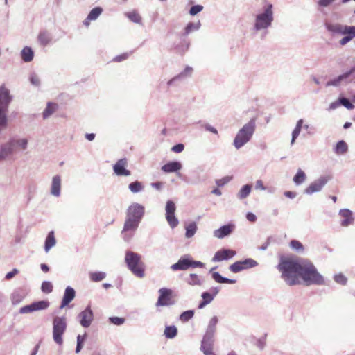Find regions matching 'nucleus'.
<instances>
[{
	"instance_id": "42",
	"label": "nucleus",
	"mask_w": 355,
	"mask_h": 355,
	"mask_svg": "<svg viewBox=\"0 0 355 355\" xmlns=\"http://www.w3.org/2000/svg\"><path fill=\"white\" fill-rule=\"evenodd\" d=\"M348 150L347 144L344 141H339L334 148V152L337 155H343Z\"/></svg>"
},
{
	"instance_id": "56",
	"label": "nucleus",
	"mask_w": 355,
	"mask_h": 355,
	"mask_svg": "<svg viewBox=\"0 0 355 355\" xmlns=\"http://www.w3.org/2000/svg\"><path fill=\"white\" fill-rule=\"evenodd\" d=\"M109 321L115 325L120 326L125 322V319L119 317H110Z\"/></svg>"
},
{
	"instance_id": "64",
	"label": "nucleus",
	"mask_w": 355,
	"mask_h": 355,
	"mask_svg": "<svg viewBox=\"0 0 355 355\" xmlns=\"http://www.w3.org/2000/svg\"><path fill=\"white\" fill-rule=\"evenodd\" d=\"M204 266H205V264L202 262L190 259V267L203 268Z\"/></svg>"
},
{
	"instance_id": "13",
	"label": "nucleus",
	"mask_w": 355,
	"mask_h": 355,
	"mask_svg": "<svg viewBox=\"0 0 355 355\" xmlns=\"http://www.w3.org/2000/svg\"><path fill=\"white\" fill-rule=\"evenodd\" d=\"M159 296L156 303L157 306H170L174 304V301L171 299L172 291L166 288H162L159 290Z\"/></svg>"
},
{
	"instance_id": "26",
	"label": "nucleus",
	"mask_w": 355,
	"mask_h": 355,
	"mask_svg": "<svg viewBox=\"0 0 355 355\" xmlns=\"http://www.w3.org/2000/svg\"><path fill=\"white\" fill-rule=\"evenodd\" d=\"M75 296H76L75 290L71 286H67L65 288L64 296H63L60 309H62L64 307H65L66 306H67L74 299Z\"/></svg>"
},
{
	"instance_id": "21",
	"label": "nucleus",
	"mask_w": 355,
	"mask_h": 355,
	"mask_svg": "<svg viewBox=\"0 0 355 355\" xmlns=\"http://www.w3.org/2000/svg\"><path fill=\"white\" fill-rule=\"evenodd\" d=\"M236 255V251L230 249H222L217 251L213 257V262H219L225 260H229Z\"/></svg>"
},
{
	"instance_id": "48",
	"label": "nucleus",
	"mask_w": 355,
	"mask_h": 355,
	"mask_svg": "<svg viewBox=\"0 0 355 355\" xmlns=\"http://www.w3.org/2000/svg\"><path fill=\"white\" fill-rule=\"evenodd\" d=\"M193 315L194 311L193 310H188L181 313L180 315V320L184 322H188L193 317Z\"/></svg>"
},
{
	"instance_id": "36",
	"label": "nucleus",
	"mask_w": 355,
	"mask_h": 355,
	"mask_svg": "<svg viewBox=\"0 0 355 355\" xmlns=\"http://www.w3.org/2000/svg\"><path fill=\"white\" fill-rule=\"evenodd\" d=\"M58 109V105L54 103L49 102L46 107L44 110L42 116L44 119L49 118Z\"/></svg>"
},
{
	"instance_id": "5",
	"label": "nucleus",
	"mask_w": 355,
	"mask_h": 355,
	"mask_svg": "<svg viewBox=\"0 0 355 355\" xmlns=\"http://www.w3.org/2000/svg\"><path fill=\"white\" fill-rule=\"evenodd\" d=\"M125 261L128 269L135 276L138 277L144 276V264L141 261V255L132 251H127Z\"/></svg>"
},
{
	"instance_id": "61",
	"label": "nucleus",
	"mask_w": 355,
	"mask_h": 355,
	"mask_svg": "<svg viewBox=\"0 0 355 355\" xmlns=\"http://www.w3.org/2000/svg\"><path fill=\"white\" fill-rule=\"evenodd\" d=\"M184 149V146L182 144H178L173 146L171 148V150L175 153H182Z\"/></svg>"
},
{
	"instance_id": "29",
	"label": "nucleus",
	"mask_w": 355,
	"mask_h": 355,
	"mask_svg": "<svg viewBox=\"0 0 355 355\" xmlns=\"http://www.w3.org/2000/svg\"><path fill=\"white\" fill-rule=\"evenodd\" d=\"M182 165L179 162H170L162 166V170L165 173H174L181 170Z\"/></svg>"
},
{
	"instance_id": "41",
	"label": "nucleus",
	"mask_w": 355,
	"mask_h": 355,
	"mask_svg": "<svg viewBox=\"0 0 355 355\" xmlns=\"http://www.w3.org/2000/svg\"><path fill=\"white\" fill-rule=\"evenodd\" d=\"M197 224L195 222H191L189 224H188L185 227L186 232H185V236L186 238H191L193 237L197 231Z\"/></svg>"
},
{
	"instance_id": "62",
	"label": "nucleus",
	"mask_w": 355,
	"mask_h": 355,
	"mask_svg": "<svg viewBox=\"0 0 355 355\" xmlns=\"http://www.w3.org/2000/svg\"><path fill=\"white\" fill-rule=\"evenodd\" d=\"M19 272V270L17 268H14L12 271L8 272L6 275L5 278L8 280L11 279L13 278L16 275H17Z\"/></svg>"
},
{
	"instance_id": "18",
	"label": "nucleus",
	"mask_w": 355,
	"mask_h": 355,
	"mask_svg": "<svg viewBox=\"0 0 355 355\" xmlns=\"http://www.w3.org/2000/svg\"><path fill=\"white\" fill-rule=\"evenodd\" d=\"M128 161L125 158L121 159L116 162L113 166V171L117 176H130L131 172L126 168Z\"/></svg>"
},
{
	"instance_id": "23",
	"label": "nucleus",
	"mask_w": 355,
	"mask_h": 355,
	"mask_svg": "<svg viewBox=\"0 0 355 355\" xmlns=\"http://www.w3.org/2000/svg\"><path fill=\"white\" fill-rule=\"evenodd\" d=\"M235 226L233 224H227L221 226L220 228L216 229L214 231V236L222 239L224 237L229 236L234 230Z\"/></svg>"
},
{
	"instance_id": "57",
	"label": "nucleus",
	"mask_w": 355,
	"mask_h": 355,
	"mask_svg": "<svg viewBox=\"0 0 355 355\" xmlns=\"http://www.w3.org/2000/svg\"><path fill=\"white\" fill-rule=\"evenodd\" d=\"M203 10V6L201 5L193 6L189 10V14L191 16H194L198 13L200 12Z\"/></svg>"
},
{
	"instance_id": "7",
	"label": "nucleus",
	"mask_w": 355,
	"mask_h": 355,
	"mask_svg": "<svg viewBox=\"0 0 355 355\" xmlns=\"http://www.w3.org/2000/svg\"><path fill=\"white\" fill-rule=\"evenodd\" d=\"M139 222H137L135 220L125 217L124 225L121 231V235L125 241L129 242L132 239L139 227Z\"/></svg>"
},
{
	"instance_id": "51",
	"label": "nucleus",
	"mask_w": 355,
	"mask_h": 355,
	"mask_svg": "<svg viewBox=\"0 0 355 355\" xmlns=\"http://www.w3.org/2000/svg\"><path fill=\"white\" fill-rule=\"evenodd\" d=\"M334 279L336 283L340 285H346L347 282V278L343 273L334 275Z\"/></svg>"
},
{
	"instance_id": "6",
	"label": "nucleus",
	"mask_w": 355,
	"mask_h": 355,
	"mask_svg": "<svg viewBox=\"0 0 355 355\" xmlns=\"http://www.w3.org/2000/svg\"><path fill=\"white\" fill-rule=\"evenodd\" d=\"M67 318L64 316H56L53 320V339L58 345L63 343L62 336L67 330Z\"/></svg>"
},
{
	"instance_id": "20",
	"label": "nucleus",
	"mask_w": 355,
	"mask_h": 355,
	"mask_svg": "<svg viewBox=\"0 0 355 355\" xmlns=\"http://www.w3.org/2000/svg\"><path fill=\"white\" fill-rule=\"evenodd\" d=\"M338 216L342 218L340 221L342 227H348L354 223V214L348 209H341L338 212Z\"/></svg>"
},
{
	"instance_id": "35",
	"label": "nucleus",
	"mask_w": 355,
	"mask_h": 355,
	"mask_svg": "<svg viewBox=\"0 0 355 355\" xmlns=\"http://www.w3.org/2000/svg\"><path fill=\"white\" fill-rule=\"evenodd\" d=\"M34 53L32 49L29 46L24 47L21 51V59L25 62H29L33 60Z\"/></svg>"
},
{
	"instance_id": "10",
	"label": "nucleus",
	"mask_w": 355,
	"mask_h": 355,
	"mask_svg": "<svg viewBox=\"0 0 355 355\" xmlns=\"http://www.w3.org/2000/svg\"><path fill=\"white\" fill-rule=\"evenodd\" d=\"M144 211L145 208L143 205L137 202H132L127 209L126 217L140 223L144 215Z\"/></svg>"
},
{
	"instance_id": "25",
	"label": "nucleus",
	"mask_w": 355,
	"mask_h": 355,
	"mask_svg": "<svg viewBox=\"0 0 355 355\" xmlns=\"http://www.w3.org/2000/svg\"><path fill=\"white\" fill-rule=\"evenodd\" d=\"M327 30L333 35H345L346 25L338 23H325Z\"/></svg>"
},
{
	"instance_id": "43",
	"label": "nucleus",
	"mask_w": 355,
	"mask_h": 355,
	"mask_svg": "<svg viewBox=\"0 0 355 355\" xmlns=\"http://www.w3.org/2000/svg\"><path fill=\"white\" fill-rule=\"evenodd\" d=\"M178 334V329L175 326H166L164 329V334L167 338H173L176 336Z\"/></svg>"
},
{
	"instance_id": "63",
	"label": "nucleus",
	"mask_w": 355,
	"mask_h": 355,
	"mask_svg": "<svg viewBox=\"0 0 355 355\" xmlns=\"http://www.w3.org/2000/svg\"><path fill=\"white\" fill-rule=\"evenodd\" d=\"M255 189L260 191L266 190V187L263 185V181L261 180H258L255 182Z\"/></svg>"
},
{
	"instance_id": "12",
	"label": "nucleus",
	"mask_w": 355,
	"mask_h": 355,
	"mask_svg": "<svg viewBox=\"0 0 355 355\" xmlns=\"http://www.w3.org/2000/svg\"><path fill=\"white\" fill-rule=\"evenodd\" d=\"M49 302L46 300L37 301L21 307L19 312L21 314H26L34 311L45 310L49 306Z\"/></svg>"
},
{
	"instance_id": "28",
	"label": "nucleus",
	"mask_w": 355,
	"mask_h": 355,
	"mask_svg": "<svg viewBox=\"0 0 355 355\" xmlns=\"http://www.w3.org/2000/svg\"><path fill=\"white\" fill-rule=\"evenodd\" d=\"M14 148L10 140L5 144H3L0 148V159L4 160L10 156L13 152Z\"/></svg>"
},
{
	"instance_id": "44",
	"label": "nucleus",
	"mask_w": 355,
	"mask_h": 355,
	"mask_svg": "<svg viewBox=\"0 0 355 355\" xmlns=\"http://www.w3.org/2000/svg\"><path fill=\"white\" fill-rule=\"evenodd\" d=\"M125 16L132 22L136 24H141V17L135 10H132L125 13Z\"/></svg>"
},
{
	"instance_id": "58",
	"label": "nucleus",
	"mask_w": 355,
	"mask_h": 355,
	"mask_svg": "<svg viewBox=\"0 0 355 355\" xmlns=\"http://www.w3.org/2000/svg\"><path fill=\"white\" fill-rule=\"evenodd\" d=\"M340 105H343L344 107H345L348 110H352L354 106L352 103H350V101L346 98H340Z\"/></svg>"
},
{
	"instance_id": "15",
	"label": "nucleus",
	"mask_w": 355,
	"mask_h": 355,
	"mask_svg": "<svg viewBox=\"0 0 355 355\" xmlns=\"http://www.w3.org/2000/svg\"><path fill=\"white\" fill-rule=\"evenodd\" d=\"M78 318L83 327H89L94 320V313L91 307L89 306H87L85 310L78 314Z\"/></svg>"
},
{
	"instance_id": "59",
	"label": "nucleus",
	"mask_w": 355,
	"mask_h": 355,
	"mask_svg": "<svg viewBox=\"0 0 355 355\" xmlns=\"http://www.w3.org/2000/svg\"><path fill=\"white\" fill-rule=\"evenodd\" d=\"M345 35H347L348 36L352 37V39L355 37V26L346 25Z\"/></svg>"
},
{
	"instance_id": "33",
	"label": "nucleus",
	"mask_w": 355,
	"mask_h": 355,
	"mask_svg": "<svg viewBox=\"0 0 355 355\" xmlns=\"http://www.w3.org/2000/svg\"><path fill=\"white\" fill-rule=\"evenodd\" d=\"M218 322V318L216 316L212 317L209 322L205 335L214 337Z\"/></svg>"
},
{
	"instance_id": "32",
	"label": "nucleus",
	"mask_w": 355,
	"mask_h": 355,
	"mask_svg": "<svg viewBox=\"0 0 355 355\" xmlns=\"http://www.w3.org/2000/svg\"><path fill=\"white\" fill-rule=\"evenodd\" d=\"M186 282L190 286H202L204 283V279L197 274L191 273L186 279Z\"/></svg>"
},
{
	"instance_id": "9",
	"label": "nucleus",
	"mask_w": 355,
	"mask_h": 355,
	"mask_svg": "<svg viewBox=\"0 0 355 355\" xmlns=\"http://www.w3.org/2000/svg\"><path fill=\"white\" fill-rule=\"evenodd\" d=\"M331 179V176L322 175L311 182L305 189L304 193L307 195H312L314 193L320 192Z\"/></svg>"
},
{
	"instance_id": "24",
	"label": "nucleus",
	"mask_w": 355,
	"mask_h": 355,
	"mask_svg": "<svg viewBox=\"0 0 355 355\" xmlns=\"http://www.w3.org/2000/svg\"><path fill=\"white\" fill-rule=\"evenodd\" d=\"M190 268V258L189 255L182 257L177 263L173 264L171 268L173 271L186 270Z\"/></svg>"
},
{
	"instance_id": "31",
	"label": "nucleus",
	"mask_w": 355,
	"mask_h": 355,
	"mask_svg": "<svg viewBox=\"0 0 355 355\" xmlns=\"http://www.w3.org/2000/svg\"><path fill=\"white\" fill-rule=\"evenodd\" d=\"M26 297V293L24 291L17 289L13 291L11 294L10 300L12 305H17L21 303Z\"/></svg>"
},
{
	"instance_id": "1",
	"label": "nucleus",
	"mask_w": 355,
	"mask_h": 355,
	"mask_svg": "<svg viewBox=\"0 0 355 355\" xmlns=\"http://www.w3.org/2000/svg\"><path fill=\"white\" fill-rule=\"evenodd\" d=\"M301 268L302 259L282 257L277 265V269L281 273V278L288 286L301 284Z\"/></svg>"
},
{
	"instance_id": "22",
	"label": "nucleus",
	"mask_w": 355,
	"mask_h": 355,
	"mask_svg": "<svg viewBox=\"0 0 355 355\" xmlns=\"http://www.w3.org/2000/svg\"><path fill=\"white\" fill-rule=\"evenodd\" d=\"M15 151L27 150L28 146V139L26 137H15L10 139Z\"/></svg>"
},
{
	"instance_id": "55",
	"label": "nucleus",
	"mask_w": 355,
	"mask_h": 355,
	"mask_svg": "<svg viewBox=\"0 0 355 355\" xmlns=\"http://www.w3.org/2000/svg\"><path fill=\"white\" fill-rule=\"evenodd\" d=\"M29 80H30L31 83L33 85H34L35 87H39L40 85V78L36 73H32L30 75Z\"/></svg>"
},
{
	"instance_id": "4",
	"label": "nucleus",
	"mask_w": 355,
	"mask_h": 355,
	"mask_svg": "<svg viewBox=\"0 0 355 355\" xmlns=\"http://www.w3.org/2000/svg\"><path fill=\"white\" fill-rule=\"evenodd\" d=\"M274 19L272 5L268 4L263 10L259 12L256 16L254 24V29L256 31H266L271 26Z\"/></svg>"
},
{
	"instance_id": "39",
	"label": "nucleus",
	"mask_w": 355,
	"mask_h": 355,
	"mask_svg": "<svg viewBox=\"0 0 355 355\" xmlns=\"http://www.w3.org/2000/svg\"><path fill=\"white\" fill-rule=\"evenodd\" d=\"M306 175L305 173L300 168H299L293 177V182L296 185H300L305 182Z\"/></svg>"
},
{
	"instance_id": "11",
	"label": "nucleus",
	"mask_w": 355,
	"mask_h": 355,
	"mask_svg": "<svg viewBox=\"0 0 355 355\" xmlns=\"http://www.w3.org/2000/svg\"><path fill=\"white\" fill-rule=\"evenodd\" d=\"M258 266V263L251 259L248 258L243 261H236L230 266L229 269L231 272L237 273L242 270L254 268Z\"/></svg>"
},
{
	"instance_id": "37",
	"label": "nucleus",
	"mask_w": 355,
	"mask_h": 355,
	"mask_svg": "<svg viewBox=\"0 0 355 355\" xmlns=\"http://www.w3.org/2000/svg\"><path fill=\"white\" fill-rule=\"evenodd\" d=\"M200 26H201V23L200 21H198L196 22H190L184 28V35H188L191 33L199 30Z\"/></svg>"
},
{
	"instance_id": "49",
	"label": "nucleus",
	"mask_w": 355,
	"mask_h": 355,
	"mask_svg": "<svg viewBox=\"0 0 355 355\" xmlns=\"http://www.w3.org/2000/svg\"><path fill=\"white\" fill-rule=\"evenodd\" d=\"M193 68L187 66L179 74H178L180 79H184L190 77L193 73Z\"/></svg>"
},
{
	"instance_id": "3",
	"label": "nucleus",
	"mask_w": 355,
	"mask_h": 355,
	"mask_svg": "<svg viewBox=\"0 0 355 355\" xmlns=\"http://www.w3.org/2000/svg\"><path fill=\"white\" fill-rule=\"evenodd\" d=\"M256 123L257 118L253 117L239 130L233 141L236 149L241 148L252 139L256 130Z\"/></svg>"
},
{
	"instance_id": "17",
	"label": "nucleus",
	"mask_w": 355,
	"mask_h": 355,
	"mask_svg": "<svg viewBox=\"0 0 355 355\" xmlns=\"http://www.w3.org/2000/svg\"><path fill=\"white\" fill-rule=\"evenodd\" d=\"M62 177L55 175L52 177L50 184V193L51 196L59 198L61 195Z\"/></svg>"
},
{
	"instance_id": "60",
	"label": "nucleus",
	"mask_w": 355,
	"mask_h": 355,
	"mask_svg": "<svg viewBox=\"0 0 355 355\" xmlns=\"http://www.w3.org/2000/svg\"><path fill=\"white\" fill-rule=\"evenodd\" d=\"M201 297L202 300L205 301L207 304H210L214 297H213L212 295H210L208 292H204L202 293Z\"/></svg>"
},
{
	"instance_id": "54",
	"label": "nucleus",
	"mask_w": 355,
	"mask_h": 355,
	"mask_svg": "<svg viewBox=\"0 0 355 355\" xmlns=\"http://www.w3.org/2000/svg\"><path fill=\"white\" fill-rule=\"evenodd\" d=\"M232 179V176H225V177H223V178L216 180L215 182L218 187H222L225 186V184H227L228 182H230Z\"/></svg>"
},
{
	"instance_id": "30",
	"label": "nucleus",
	"mask_w": 355,
	"mask_h": 355,
	"mask_svg": "<svg viewBox=\"0 0 355 355\" xmlns=\"http://www.w3.org/2000/svg\"><path fill=\"white\" fill-rule=\"evenodd\" d=\"M37 40L42 46H46L51 43L52 37L49 31L42 30L38 34Z\"/></svg>"
},
{
	"instance_id": "53",
	"label": "nucleus",
	"mask_w": 355,
	"mask_h": 355,
	"mask_svg": "<svg viewBox=\"0 0 355 355\" xmlns=\"http://www.w3.org/2000/svg\"><path fill=\"white\" fill-rule=\"evenodd\" d=\"M41 290L43 293H50L53 291V284L51 282L44 281L41 286Z\"/></svg>"
},
{
	"instance_id": "40",
	"label": "nucleus",
	"mask_w": 355,
	"mask_h": 355,
	"mask_svg": "<svg viewBox=\"0 0 355 355\" xmlns=\"http://www.w3.org/2000/svg\"><path fill=\"white\" fill-rule=\"evenodd\" d=\"M252 187L250 184L243 186L237 193V197L240 200L246 198L250 193Z\"/></svg>"
},
{
	"instance_id": "14",
	"label": "nucleus",
	"mask_w": 355,
	"mask_h": 355,
	"mask_svg": "<svg viewBox=\"0 0 355 355\" xmlns=\"http://www.w3.org/2000/svg\"><path fill=\"white\" fill-rule=\"evenodd\" d=\"M12 100L10 89L5 85L0 86V108L8 110L9 105Z\"/></svg>"
},
{
	"instance_id": "2",
	"label": "nucleus",
	"mask_w": 355,
	"mask_h": 355,
	"mask_svg": "<svg viewBox=\"0 0 355 355\" xmlns=\"http://www.w3.org/2000/svg\"><path fill=\"white\" fill-rule=\"evenodd\" d=\"M301 282L306 285H324V277L318 271L315 266L307 259H302V268L300 273Z\"/></svg>"
},
{
	"instance_id": "16",
	"label": "nucleus",
	"mask_w": 355,
	"mask_h": 355,
	"mask_svg": "<svg viewBox=\"0 0 355 355\" xmlns=\"http://www.w3.org/2000/svg\"><path fill=\"white\" fill-rule=\"evenodd\" d=\"M355 71V68L352 69L349 71H347L339 76L329 80L326 83V86H339L343 83H348L352 81V79H349L350 77L353 75Z\"/></svg>"
},
{
	"instance_id": "47",
	"label": "nucleus",
	"mask_w": 355,
	"mask_h": 355,
	"mask_svg": "<svg viewBox=\"0 0 355 355\" xmlns=\"http://www.w3.org/2000/svg\"><path fill=\"white\" fill-rule=\"evenodd\" d=\"M103 9L100 7H96L93 8L88 14V20H96L100 15L102 13Z\"/></svg>"
},
{
	"instance_id": "50",
	"label": "nucleus",
	"mask_w": 355,
	"mask_h": 355,
	"mask_svg": "<svg viewBox=\"0 0 355 355\" xmlns=\"http://www.w3.org/2000/svg\"><path fill=\"white\" fill-rule=\"evenodd\" d=\"M290 247L297 252H302L304 251L302 244L297 240H292L290 242Z\"/></svg>"
},
{
	"instance_id": "45",
	"label": "nucleus",
	"mask_w": 355,
	"mask_h": 355,
	"mask_svg": "<svg viewBox=\"0 0 355 355\" xmlns=\"http://www.w3.org/2000/svg\"><path fill=\"white\" fill-rule=\"evenodd\" d=\"M106 277V274L103 272H92L89 273L91 281L94 282H101Z\"/></svg>"
},
{
	"instance_id": "38",
	"label": "nucleus",
	"mask_w": 355,
	"mask_h": 355,
	"mask_svg": "<svg viewBox=\"0 0 355 355\" xmlns=\"http://www.w3.org/2000/svg\"><path fill=\"white\" fill-rule=\"evenodd\" d=\"M212 278L215 282L220 284H234L236 282L235 279H231L222 277L218 272H212Z\"/></svg>"
},
{
	"instance_id": "46",
	"label": "nucleus",
	"mask_w": 355,
	"mask_h": 355,
	"mask_svg": "<svg viewBox=\"0 0 355 355\" xmlns=\"http://www.w3.org/2000/svg\"><path fill=\"white\" fill-rule=\"evenodd\" d=\"M128 188L132 193H136L141 191L144 189V187L141 182L135 181L129 184Z\"/></svg>"
},
{
	"instance_id": "8",
	"label": "nucleus",
	"mask_w": 355,
	"mask_h": 355,
	"mask_svg": "<svg viewBox=\"0 0 355 355\" xmlns=\"http://www.w3.org/2000/svg\"><path fill=\"white\" fill-rule=\"evenodd\" d=\"M176 205L172 200H168L165 206L166 220L171 228L174 229L179 224V220L175 216Z\"/></svg>"
},
{
	"instance_id": "52",
	"label": "nucleus",
	"mask_w": 355,
	"mask_h": 355,
	"mask_svg": "<svg viewBox=\"0 0 355 355\" xmlns=\"http://www.w3.org/2000/svg\"><path fill=\"white\" fill-rule=\"evenodd\" d=\"M205 176H201L199 171H193V177L191 180V184H198L205 180Z\"/></svg>"
},
{
	"instance_id": "27",
	"label": "nucleus",
	"mask_w": 355,
	"mask_h": 355,
	"mask_svg": "<svg viewBox=\"0 0 355 355\" xmlns=\"http://www.w3.org/2000/svg\"><path fill=\"white\" fill-rule=\"evenodd\" d=\"M304 121L303 119H299L297 121V123L295 125V127L294 130L292 132V138L291 141V144L293 145L295 142L296 139L298 137V136L300 134L301 130L303 128L304 129L308 130L310 128L309 125L305 124L303 125Z\"/></svg>"
},
{
	"instance_id": "34",
	"label": "nucleus",
	"mask_w": 355,
	"mask_h": 355,
	"mask_svg": "<svg viewBox=\"0 0 355 355\" xmlns=\"http://www.w3.org/2000/svg\"><path fill=\"white\" fill-rule=\"evenodd\" d=\"M56 241L54 236V232L51 231L49 232L44 243V250L48 252L55 245Z\"/></svg>"
},
{
	"instance_id": "19",
	"label": "nucleus",
	"mask_w": 355,
	"mask_h": 355,
	"mask_svg": "<svg viewBox=\"0 0 355 355\" xmlns=\"http://www.w3.org/2000/svg\"><path fill=\"white\" fill-rule=\"evenodd\" d=\"M214 339L213 336L204 335L201 342L200 350L204 355H216L213 352Z\"/></svg>"
}]
</instances>
